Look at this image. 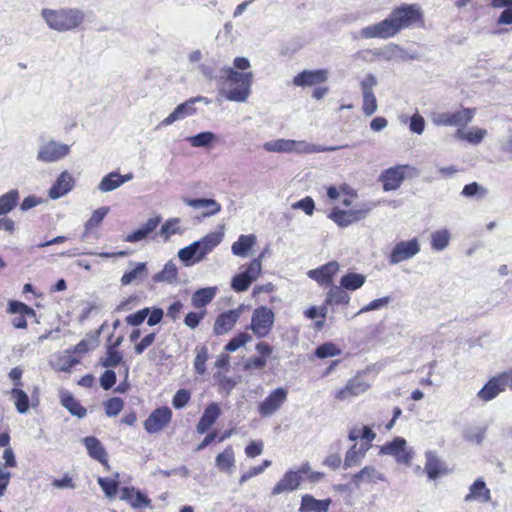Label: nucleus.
Masks as SVG:
<instances>
[{"label":"nucleus","mask_w":512,"mask_h":512,"mask_svg":"<svg viewBox=\"0 0 512 512\" xmlns=\"http://www.w3.org/2000/svg\"><path fill=\"white\" fill-rule=\"evenodd\" d=\"M199 70L206 79L216 81L219 95L226 100L244 103L249 98L253 72L240 73L232 67H224L219 75H215L214 65L208 63L199 65Z\"/></svg>","instance_id":"f257e3e1"},{"label":"nucleus","mask_w":512,"mask_h":512,"mask_svg":"<svg viewBox=\"0 0 512 512\" xmlns=\"http://www.w3.org/2000/svg\"><path fill=\"white\" fill-rule=\"evenodd\" d=\"M222 232H211L200 240L181 248L178 251V257L181 261L189 266L202 261L210 252L214 250L223 240Z\"/></svg>","instance_id":"f03ea898"},{"label":"nucleus","mask_w":512,"mask_h":512,"mask_svg":"<svg viewBox=\"0 0 512 512\" xmlns=\"http://www.w3.org/2000/svg\"><path fill=\"white\" fill-rule=\"evenodd\" d=\"M41 14L49 28L58 32L78 28L85 18L83 11L76 8L43 9Z\"/></svg>","instance_id":"7ed1b4c3"},{"label":"nucleus","mask_w":512,"mask_h":512,"mask_svg":"<svg viewBox=\"0 0 512 512\" xmlns=\"http://www.w3.org/2000/svg\"><path fill=\"white\" fill-rule=\"evenodd\" d=\"M474 108H463L456 112H434L431 114V121L436 126L465 127L475 116Z\"/></svg>","instance_id":"20e7f679"},{"label":"nucleus","mask_w":512,"mask_h":512,"mask_svg":"<svg viewBox=\"0 0 512 512\" xmlns=\"http://www.w3.org/2000/svg\"><path fill=\"white\" fill-rule=\"evenodd\" d=\"M417 174L416 168L410 165H396L384 170L379 180L383 184L384 191H393L402 185L405 178L414 177Z\"/></svg>","instance_id":"39448f33"},{"label":"nucleus","mask_w":512,"mask_h":512,"mask_svg":"<svg viewBox=\"0 0 512 512\" xmlns=\"http://www.w3.org/2000/svg\"><path fill=\"white\" fill-rule=\"evenodd\" d=\"M398 32L423 19V12L417 4H402L390 14Z\"/></svg>","instance_id":"423d86ee"},{"label":"nucleus","mask_w":512,"mask_h":512,"mask_svg":"<svg viewBox=\"0 0 512 512\" xmlns=\"http://www.w3.org/2000/svg\"><path fill=\"white\" fill-rule=\"evenodd\" d=\"M275 315L267 306L256 308L252 314L250 329L257 338L266 337L274 324Z\"/></svg>","instance_id":"0eeeda50"},{"label":"nucleus","mask_w":512,"mask_h":512,"mask_svg":"<svg viewBox=\"0 0 512 512\" xmlns=\"http://www.w3.org/2000/svg\"><path fill=\"white\" fill-rule=\"evenodd\" d=\"M380 454L393 456L398 463L409 465L413 459V451L407 446L404 438L396 437L380 448Z\"/></svg>","instance_id":"6e6552de"},{"label":"nucleus","mask_w":512,"mask_h":512,"mask_svg":"<svg viewBox=\"0 0 512 512\" xmlns=\"http://www.w3.org/2000/svg\"><path fill=\"white\" fill-rule=\"evenodd\" d=\"M198 102H204L208 104L209 100L203 96L189 98L185 102L177 105L172 113H170L165 119L161 121L160 125L169 126L176 121L183 120L188 116H193L197 112L195 104Z\"/></svg>","instance_id":"1a4fd4ad"},{"label":"nucleus","mask_w":512,"mask_h":512,"mask_svg":"<svg viewBox=\"0 0 512 512\" xmlns=\"http://www.w3.org/2000/svg\"><path fill=\"white\" fill-rule=\"evenodd\" d=\"M70 153V146L54 140L39 146L37 160L45 163L57 162Z\"/></svg>","instance_id":"9d476101"},{"label":"nucleus","mask_w":512,"mask_h":512,"mask_svg":"<svg viewBox=\"0 0 512 512\" xmlns=\"http://www.w3.org/2000/svg\"><path fill=\"white\" fill-rule=\"evenodd\" d=\"M288 390L283 387L274 389L269 395L259 403L258 412L262 417L274 415L286 402Z\"/></svg>","instance_id":"9b49d317"},{"label":"nucleus","mask_w":512,"mask_h":512,"mask_svg":"<svg viewBox=\"0 0 512 512\" xmlns=\"http://www.w3.org/2000/svg\"><path fill=\"white\" fill-rule=\"evenodd\" d=\"M369 388L370 383L364 379L362 374H357L349 379L344 387L337 389L334 397L338 401H345L365 393Z\"/></svg>","instance_id":"f8f14e48"},{"label":"nucleus","mask_w":512,"mask_h":512,"mask_svg":"<svg viewBox=\"0 0 512 512\" xmlns=\"http://www.w3.org/2000/svg\"><path fill=\"white\" fill-rule=\"evenodd\" d=\"M397 33V27L389 15L388 18L379 23L362 28L360 31V36L365 39H388L395 36Z\"/></svg>","instance_id":"ddd939ff"},{"label":"nucleus","mask_w":512,"mask_h":512,"mask_svg":"<svg viewBox=\"0 0 512 512\" xmlns=\"http://www.w3.org/2000/svg\"><path fill=\"white\" fill-rule=\"evenodd\" d=\"M420 252V243L417 238L408 241L398 242L389 257V263L392 265L411 259Z\"/></svg>","instance_id":"4468645a"},{"label":"nucleus","mask_w":512,"mask_h":512,"mask_svg":"<svg viewBox=\"0 0 512 512\" xmlns=\"http://www.w3.org/2000/svg\"><path fill=\"white\" fill-rule=\"evenodd\" d=\"M171 418L172 411L169 407L157 408L144 421V428L150 434L158 433L167 426Z\"/></svg>","instance_id":"2eb2a0df"},{"label":"nucleus","mask_w":512,"mask_h":512,"mask_svg":"<svg viewBox=\"0 0 512 512\" xmlns=\"http://www.w3.org/2000/svg\"><path fill=\"white\" fill-rule=\"evenodd\" d=\"M339 270V264L336 261H330L316 269L307 272L310 279L315 280L319 285L328 286L333 282L334 275Z\"/></svg>","instance_id":"dca6fc26"},{"label":"nucleus","mask_w":512,"mask_h":512,"mask_svg":"<svg viewBox=\"0 0 512 512\" xmlns=\"http://www.w3.org/2000/svg\"><path fill=\"white\" fill-rule=\"evenodd\" d=\"M242 313V307L221 313L215 320L213 332L216 335H223L229 332L237 323Z\"/></svg>","instance_id":"f3484780"},{"label":"nucleus","mask_w":512,"mask_h":512,"mask_svg":"<svg viewBox=\"0 0 512 512\" xmlns=\"http://www.w3.org/2000/svg\"><path fill=\"white\" fill-rule=\"evenodd\" d=\"M302 477L299 472L288 470L283 477L274 485L271 494L273 496L284 492H292L300 487Z\"/></svg>","instance_id":"a211bd4d"},{"label":"nucleus","mask_w":512,"mask_h":512,"mask_svg":"<svg viewBox=\"0 0 512 512\" xmlns=\"http://www.w3.org/2000/svg\"><path fill=\"white\" fill-rule=\"evenodd\" d=\"M327 79L328 71L325 69L304 70L293 78V84L297 87L313 86Z\"/></svg>","instance_id":"6ab92c4d"},{"label":"nucleus","mask_w":512,"mask_h":512,"mask_svg":"<svg viewBox=\"0 0 512 512\" xmlns=\"http://www.w3.org/2000/svg\"><path fill=\"white\" fill-rule=\"evenodd\" d=\"M7 311L11 314H18L12 320V325L16 329H25L27 327L26 317L35 316V311L31 307L19 301H10Z\"/></svg>","instance_id":"aec40b11"},{"label":"nucleus","mask_w":512,"mask_h":512,"mask_svg":"<svg viewBox=\"0 0 512 512\" xmlns=\"http://www.w3.org/2000/svg\"><path fill=\"white\" fill-rule=\"evenodd\" d=\"M74 185L75 181L72 175L68 171H63L49 189L48 195L53 200L59 199L69 193Z\"/></svg>","instance_id":"412c9836"},{"label":"nucleus","mask_w":512,"mask_h":512,"mask_svg":"<svg viewBox=\"0 0 512 512\" xmlns=\"http://www.w3.org/2000/svg\"><path fill=\"white\" fill-rule=\"evenodd\" d=\"M491 500V491L486 486L483 478H477L469 487L468 494L464 497L465 502L488 503Z\"/></svg>","instance_id":"4be33fe9"},{"label":"nucleus","mask_w":512,"mask_h":512,"mask_svg":"<svg viewBox=\"0 0 512 512\" xmlns=\"http://www.w3.org/2000/svg\"><path fill=\"white\" fill-rule=\"evenodd\" d=\"M506 383L503 374L491 378L484 387L478 392L477 396L482 401H490L504 391Z\"/></svg>","instance_id":"5701e85b"},{"label":"nucleus","mask_w":512,"mask_h":512,"mask_svg":"<svg viewBox=\"0 0 512 512\" xmlns=\"http://www.w3.org/2000/svg\"><path fill=\"white\" fill-rule=\"evenodd\" d=\"M349 477L356 488H359L362 483L385 481L384 475L374 466H365L359 472L349 475Z\"/></svg>","instance_id":"b1692460"},{"label":"nucleus","mask_w":512,"mask_h":512,"mask_svg":"<svg viewBox=\"0 0 512 512\" xmlns=\"http://www.w3.org/2000/svg\"><path fill=\"white\" fill-rule=\"evenodd\" d=\"M371 445L368 443H362L360 445L354 444L345 455L343 467L349 469L361 465L362 460L365 458L367 451Z\"/></svg>","instance_id":"393cba45"},{"label":"nucleus","mask_w":512,"mask_h":512,"mask_svg":"<svg viewBox=\"0 0 512 512\" xmlns=\"http://www.w3.org/2000/svg\"><path fill=\"white\" fill-rule=\"evenodd\" d=\"M132 178V173L121 175L118 172H110L102 178L98 185V189L103 193L110 192L119 188L121 185L130 181Z\"/></svg>","instance_id":"a878e982"},{"label":"nucleus","mask_w":512,"mask_h":512,"mask_svg":"<svg viewBox=\"0 0 512 512\" xmlns=\"http://www.w3.org/2000/svg\"><path fill=\"white\" fill-rule=\"evenodd\" d=\"M425 471L431 480H435L449 472L445 463L431 451L426 453Z\"/></svg>","instance_id":"bb28decb"},{"label":"nucleus","mask_w":512,"mask_h":512,"mask_svg":"<svg viewBox=\"0 0 512 512\" xmlns=\"http://www.w3.org/2000/svg\"><path fill=\"white\" fill-rule=\"evenodd\" d=\"M183 202L194 209H200L204 208L205 211L203 213L204 217H211L213 215H216L221 211V205L214 199H207V198H198V199H191V198H183Z\"/></svg>","instance_id":"cd10ccee"},{"label":"nucleus","mask_w":512,"mask_h":512,"mask_svg":"<svg viewBox=\"0 0 512 512\" xmlns=\"http://www.w3.org/2000/svg\"><path fill=\"white\" fill-rule=\"evenodd\" d=\"M221 410L217 403L209 404L204 410L197 426L196 430L199 434H204L208 429L215 423L217 418L220 416Z\"/></svg>","instance_id":"c85d7f7f"},{"label":"nucleus","mask_w":512,"mask_h":512,"mask_svg":"<svg viewBox=\"0 0 512 512\" xmlns=\"http://www.w3.org/2000/svg\"><path fill=\"white\" fill-rule=\"evenodd\" d=\"M331 499L318 500L310 494H305L301 498L299 507L300 512H328Z\"/></svg>","instance_id":"c756f323"},{"label":"nucleus","mask_w":512,"mask_h":512,"mask_svg":"<svg viewBox=\"0 0 512 512\" xmlns=\"http://www.w3.org/2000/svg\"><path fill=\"white\" fill-rule=\"evenodd\" d=\"M487 136V130L478 127H471L466 130L465 127L458 128L455 133V138L461 141H466L472 145H479Z\"/></svg>","instance_id":"7c9ffc66"},{"label":"nucleus","mask_w":512,"mask_h":512,"mask_svg":"<svg viewBox=\"0 0 512 512\" xmlns=\"http://www.w3.org/2000/svg\"><path fill=\"white\" fill-rule=\"evenodd\" d=\"M120 499L127 501L133 508L150 507L151 504L150 499L144 494L129 487L121 489Z\"/></svg>","instance_id":"2f4dec72"},{"label":"nucleus","mask_w":512,"mask_h":512,"mask_svg":"<svg viewBox=\"0 0 512 512\" xmlns=\"http://www.w3.org/2000/svg\"><path fill=\"white\" fill-rule=\"evenodd\" d=\"M340 148H341L340 146L325 147V146H319V145L309 143L305 140H293L292 139L291 153L311 154V153H319V152H326V151H335Z\"/></svg>","instance_id":"473e14b6"},{"label":"nucleus","mask_w":512,"mask_h":512,"mask_svg":"<svg viewBox=\"0 0 512 512\" xmlns=\"http://www.w3.org/2000/svg\"><path fill=\"white\" fill-rule=\"evenodd\" d=\"M83 443L88 451V454L90 457L98 460L102 464H107L108 461V455L101 444V442L93 436L85 437L83 439Z\"/></svg>","instance_id":"72a5a7b5"},{"label":"nucleus","mask_w":512,"mask_h":512,"mask_svg":"<svg viewBox=\"0 0 512 512\" xmlns=\"http://www.w3.org/2000/svg\"><path fill=\"white\" fill-rule=\"evenodd\" d=\"M215 464L222 472H232V469L235 467V454L232 446H227L223 452L216 456Z\"/></svg>","instance_id":"f704fd0d"},{"label":"nucleus","mask_w":512,"mask_h":512,"mask_svg":"<svg viewBox=\"0 0 512 512\" xmlns=\"http://www.w3.org/2000/svg\"><path fill=\"white\" fill-rule=\"evenodd\" d=\"M193 148H209L218 141V136L211 131L200 132L186 138Z\"/></svg>","instance_id":"c9c22d12"},{"label":"nucleus","mask_w":512,"mask_h":512,"mask_svg":"<svg viewBox=\"0 0 512 512\" xmlns=\"http://www.w3.org/2000/svg\"><path fill=\"white\" fill-rule=\"evenodd\" d=\"M148 275L146 263L139 262L134 268L128 272H125L121 277L122 285H129L134 282L142 281Z\"/></svg>","instance_id":"e433bc0d"},{"label":"nucleus","mask_w":512,"mask_h":512,"mask_svg":"<svg viewBox=\"0 0 512 512\" xmlns=\"http://www.w3.org/2000/svg\"><path fill=\"white\" fill-rule=\"evenodd\" d=\"M350 301L349 294L340 286H332L326 293L325 305H347Z\"/></svg>","instance_id":"4c0bfd02"},{"label":"nucleus","mask_w":512,"mask_h":512,"mask_svg":"<svg viewBox=\"0 0 512 512\" xmlns=\"http://www.w3.org/2000/svg\"><path fill=\"white\" fill-rule=\"evenodd\" d=\"M216 287H207L197 290L191 298L192 305L195 308H204L216 295Z\"/></svg>","instance_id":"58836bf2"},{"label":"nucleus","mask_w":512,"mask_h":512,"mask_svg":"<svg viewBox=\"0 0 512 512\" xmlns=\"http://www.w3.org/2000/svg\"><path fill=\"white\" fill-rule=\"evenodd\" d=\"M256 242V237L253 234L241 235L236 242L233 243L231 250L232 253L239 257H246L248 251L253 247Z\"/></svg>","instance_id":"ea45409f"},{"label":"nucleus","mask_w":512,"mask_h":512,"mask_svg":"<svg viewBox=\"0 0 512 512\" xmlns=\"http://www.w3.org/2000/svg\"><path fill=\"white\" fill-rule=\"evenodd\" d=\"M366 282V276L359 273H347L341 280L340 285L345 290L354 291L361 288Z\"/></svg>","instance_id":"a19ab883"},{"label":"nucleus","mask_w":512,"mask_h":512,"mask_svg":"<svg viewBox=\"0 0 512 512\" xmlns=\"http://www.w3.org/2000/svg\"><path fill=\"white\" fill-rule=\"evenodd\" d=\"M10 398L13 400L18 413L25 414L29 410V397L22 389L12 388Z\"/></svg>","instance_id":"79ce46f5"},{"label":"nucleus","mask_w":512,"mask_h":512,"mask_svg":"<svg viewBox=\"0 0 512 512\" xmlns=\"http://www.w3.org/2000/svg\"><path fill=\"white\" fill-rule=\"evenodd\" d=\"M19 198V192L15 189L0 196V215H5L12 211L17 206Z\"/></svg>","instance_id":"37998d69"},{"label":"nucleus","mask_w":512,"mask_h":512,"mask_svg":"<svg viewBox=\"0 0 512 512\" xmlns=\"http://www.w3.org/2000/svg\"><path fill=\"white\" fill-rule=\"evenodd\" d=\"M61 404L73 415L78 418H83L87 414L84 408L74 397L70 394H64L61 397Z\"/></svg>","instance_id":"c03bdc74"},{"label":"nucleus","mask_w":512,"mask_h":512,"mask_svg":"<svg viewBox=\"0 0 512 512\" xmlns=\"http://www.w3.org/2000/svg\"><path fill=\"white\" fill-rule=\"evenodd\" d=\"M178 270L174 262L168 261L163 269L153 276L155 282H167L172 283L176 280Z\"/></svg>","instance_id":"a18cd8bd"},{"label":"nucleus","mask_w":512,"mask_h":512,"mask_svg":"<svg viewBox=\"0 0 512 512\" xmlns=\"http://www.w3.org/2000/svg\"><path fill=\"white\" fill-rule=\"evenodd\" d=\"M450 232L447 229L436 230L431 234V248L435 251L444 250L450 242Z\"/></svg>","instance_id":"49530a36"},{"label":"nucleus","mask_w":512,"mask_h":512,"mask_svg":"<svg viewBox=\"0 0 512 512\" xmlns=\"http://www.w3.org/2000/svg\"><path fill=\"white\" fill-rule=\"evenodd\" d=\"M292 139H277L265 142L263 148L267 152L291 153Z\"/></svg>","instance_id":"de8ad7c7"},{"label":"nucleus","mask_w":512,"mask_h":512,"mask_svg":"<svg viewBox=\"0 0 512 512\" xmlns=\"http://www.w3.org/2000/svg\"><path fill=\"white\" fill-rule=\"evenodd\" d=\"M385 59H400V60H407V59H414V56H409L406 51H404L400 46L396 44H389L387 45L380 53Z\"/></svg>","instance_id":"09e8293b"},{"label":"nucleus","mask_w":512,"mask_h":512,"mask_svg":"<svg viewBox=\"0 0 512 512\" xmlns=\"http://www.w3.org/2000/svg\"><path fill=\"white\" fill-rule=\"evenodd\" d=\"M179 223V218H171L167 220L160 229V236L167 241L172 235L180 233Z\"/></svg>","instance_id":"8fccbe9b"},{"label":"nucleus","mask_w":512,"mask_h":512,"mask_svg":"<svg viewBox=\"0 0 512 512\" xmlns=\"http://www.w3.org/2000/svg\"><path fill=\"white\" fill-rule=\"evenodd\" d=\"M363 105L362 110L366 116L373 115L377 109V99L373 91L362 92Z\"/></svg>","instance_id":"3c124183"},{"label":"nucleus","mask_w":512,"mask_h":512,"mask_svg":"<svg viewBox=\"0 0 512 512\" xmlns=\"http://www.w3.org/2000/svg\"><path fill=\"white\" fill-rule=\"evenodd\" d=\"M341 353L342 351L332 342H326L315 350L316 357L320 359L339 356Z\"/></svg>","instance_id":"603ef678"},{"label":"nucleus","mask_w":512,"mask_h":512,"mask_svg":"<svg viewBox=\"0 0 512 512\" xmlns=\"http://www.w3.org/2000/svg\"><path fill=\"white\" fill-rule=\"evenodd\" d=\"M207 359H208L207 348L204 346L197 347L196 348V357L194 360V368H195V371L199 375H203L206 372L205 364H206Z\"/></svg>","instance_id":"864d4df0"},{"label":"nucleus","mask_w":512,"mask_h":512,"mask_svg":"<svg viewBox=\"0 0 512 512\" xmlns=\"http://www.w3.org/2000/svg\"><path fill=\"white\" fill-rule=\"evenodd\" d=\"M122 359V354L119 351L115 350L113 347H109L105 357H103L100 362L103 367L108 368L121 364Z\"/></svg>","instance_id":"5fc2aeb1"},{"label":"nucleus","mask_w":512,"mask_h":512,"mask_svg":"<svg viewBox=\"0 0 512 512\" xmlns=\"http://www.w3.org/2000/svg\"><path fill=\"white\" fill-rule=\"evenodd\" d=\"M252 337L245 332L239 333L237 336L233 337L225 346V350L228 352H234L240 347H243L245 344L250 342Z\"/></svg>","instance_id":"6e6d98bb"},{"label":"nucleus","mask_w":512,"mask_h":512,"mask_svg":"<svg viewBox=\"0 0 512 512\" xmlns=\"http://www.w3.org/2000/svg\"><path fill=\"white\" fill-rule=\"evenodd\" d=\"M328 217L333 220L339 227H347L353 223L348 212L338 208L333 209Z\"/></svg>","instance_id":"4d7b16f0"},{"label":"nucleus","mask_w":512,"mask_h":512,"mask_svg":"<svg viewBox=\"0 0 512 512\" xmlns=\"http://www.w3.org/2000/svg\"><path fill=\"white\" fill-rule=\"evenodd\" d=\"M108 212H109L108 207H101V208L96 209L92 213L91 217L85 223V230L88 231L94 227H97L102 222V220L104 219V217L106 216V214Z\"/></svg>","instance_id":"13d9d810"},{"label":"nucleus","mask_w":512,"mask_h":512,"mask_svg":"<svg viewBox=\"0 0 512 512\" xmlns=\"http://www.w3.org/2000/svg\"><path fill=\"white\" fill-rule=\"evenodd\" d=\"M262 255H260L258 258L252 260L250 264L248 265L247 269L243 272L250 281H255L262 271Z\"/></svg>","instance_id":"bf43d9fd"},{"label":"nucleus","mask_w":512,"mask_h":512,"mask_svg":"<svg viewBox=\"0 0 512 512\" xmlns=\"http://www.w3.org/2000/svg\"><path fill=\"white\" fill-rule=\"evenodd\" d=\"M98 484L108 498L115 497L118 489V482L111 478H98Z\"/></svg>","instance_id":"052dcab7"},{"label":"nucleus","mask_w":512,"mask_h":512,"mask_svg":"<svg viewBox=\"0 0 512 512\" xmlns=\"http://www.w3.org/2000/svg\"><path fill=\"white\" fill-rule=\"evenodd\" d=\"M124 402L121 398L113 397L104 403L105 413L108 416H117L123 409Z\"/></svg>","instance_id":"680f3d73"},{"label":"nucleus","mask_w":512,"mask_h":512,"mask_svg":"<svg viewBox=\"0 0 512 512\" xmlns=\"http://www.w3.org/2000/svg\"><path fill=\"white\" fill-rule=\"evenodd\" d=\"M251 284L252 281L243 272L234 276L231 281V287L236 292L246 291Z\"/></svg>","instance_id":"e2e57ef3"},{"label":"nucleus","mask_w":512,"mask_h":512,"mask_svg":"<svg viewBox=\"0 0 512 512\" xmlns=\"http://www.w3.org/2000/svg\"><path fill=\"white\" fill-rule=\"evenodd\" d=\"M390 302V297L389 296H385V297H382V298H379V299H375L373 301H371L370 303H368L367 305H365L364 307H362L357 313L356 315H359V314H362V313H366V312H369V311H373V310H378V309H381L383 307H386Z\"/></svg>","instance_id":"0e129e2a"},{"label":"nucleus","mask_w":512,"mask_h":512,"mask_svg":"<svg viewBox=\"0 0 512 512\" xmlns=\"http://www.w3.org/2000/svg\"><path fill=\"white\" fill-rule=\"evenodd\" d=\"M190 397H191V395L188 390L180 389L175 393V395L172 399V405L176 409H182L183 407H185L187 405V403L190 400Z\"/></svg>","instance_id":"69168bd1"},{"label":"nucleus","mask_w":512,"mask_h":512,"mask_svg":"<svg viewBox=\"0 0 512 512\" xmlns=\"http://www.w3.org/2000/svg\"><path fill=\"white\" fill-rule=\"evenodd\" d=\"M150 309L143 308L134 314H130L126 317V323L131 326H139L145 320V318L149 315Z\"/></svg>","instance_id":"338daca9"},{"label":"nucleus","mask_w":512,"mask_h":512,"mask_svg":"<svg viewBox=\"0 0 512 512\" xmlns=\"http://www.w3.org/2000/svg\"><path fill=\"white\" fill-rule=\"evenodd\" d=\"M409 129L411 132H414L418 135H421L425 129V120L424 118L416 113L411 117Z\"/></svg>","instance_id":"774afa93"}]
</instances>
